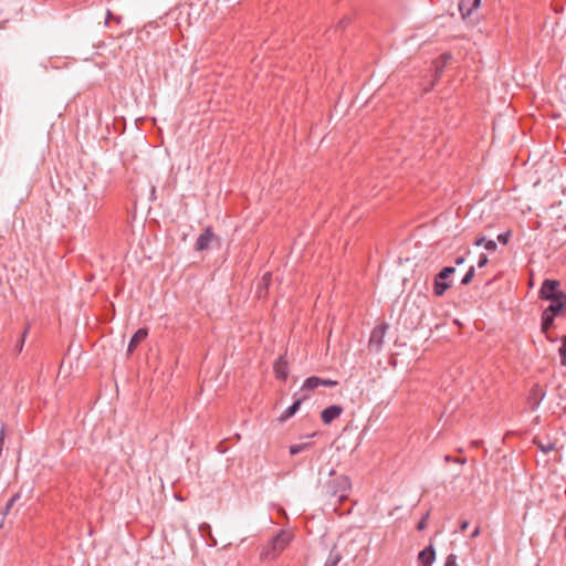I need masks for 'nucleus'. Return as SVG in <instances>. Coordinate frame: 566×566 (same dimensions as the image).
<instances>
[{
    "label": "nucleus",
    "instance_id": "cd10ccee",
    "mask_svg": "<svg viewBox=\"0 0 566 566\" xmlns=\"http://www.w3.org/2000/svg\"><path fill=\"white\" fill-rule=\"evenodd\" d=\"M488 262H489L488 255L484 253H481L479 256V260H478V266L483 268L488 264Z\"/></svg>",
    "mask_w": 566,
    "mask_h": 566
},
{
    "label": "nucleus",
    "instance_id": "4468645a",
    "mask_svg": "<svg viewBox=\"0 0 566 566\" xmlns=\"http://www.w3.org/2000/svg\"><path fill=\"white\" fill-rule=\"evenodd\" d=\"M305 399V397L303 398H297L290 407H287L283 413L280 416L279 420L281 422H284L286 421L287 419H290L291 417H293L297 410L300 409L303 400Z\"/></svg>",
    "mask_w": 566,
    "mask_h": 566
},
{
    "label": "nucleus",
    "instance_id": "412c9836",
    "mask_svg": "<svg viewBox=\"0 0 566 566\" xmlns=\"http://www.w3.org/2000/svg\"><path fill=\"white\" fill-rule=\"evenodd\" d=\"M308 447L307 443H301V444H293L290 447V453L292 455L298 454L302 451H304Z\"/></svg>",
    "mask_w": 566,
    "mask_h": 566
},
{
    "label": "nucleus",
    "instance_id": "f03ea898",
    "mask_svg": "<svg viewBox=\"0 0 566 566\" xmlns=\"http://www.w3.org/2000/svg\"><path fill=\"white\" fill-rule=\"evenodd\" d=\"M564 291L560 290V283L557 280L546 279L543 281L538 291V297L543 301H562Z\"/></svg>",
    "mask_w": 566,
    "mask_h": 566
},
{
    "label": "nucleus",
    "instance_id": "393cba45",
    "mask_svg": "<svg viewBox=\"0 0 566 566\" xmlns=\"http://www.w3.org/2000/svg\"><path fill=\"white\" fill-rule=\"evenodd\" d=\"M444 461L464 464L467 462V459L465 458H452L451 455L447 454V455H444Z\"/></svg>",
    "mask_w": 566,
    "mask_h": 566
},
{
    "label": "nucleus",
    "instance_id": "c9c22d12",
    "mask_svg": "<svg viewBox=\"0 0 566 566\" xmlns=\"http://www.w3.org/2000/svg\"><path fill=\"white\" fill-rule=\"evenodd\" d=\"M486 241H485V238L484 237H481L479 239L475 240L474 244L475 245H482L484 244Z\"/></svg>",
    "mask_w": 566,
    "mask_h": 566
},
{
    "label": "nucleus",
    "instance_id": "aec40b11",
    "mask_svg": "<svg viewBox=\"0 0 566 566\" xmlns=\"http://www.w3.org/2000/svg\"><path fill=\"white\" fill-rule=\"evenodd\" d=\"M474 275H475V269H474V266H470L469 270L467 271V273L464 274V276L462 277L461 284H463V285L470 284L471 281L473 280Z\"/></svg>",
    "mask_w": 566,
    "mask_h": 566
},
{
    "label": "nucleus",
    "instance_id": "1a4fd4ad",
    "mask_svg": "<svg viewBox=\"0 0 566 566\" xmlns=\"http://www.w3.org/2000/svg\"><path fill=\"white\" fill-rule=\"evenodd\" d=\"M544 398L545 391L539 385H534L528 395V403L531 405V408L533 410L536 409Z\"/></svg>",
    "mask_w": 566,
    "mask_h": 566
},
{
    "label": "nucleus",
    "instance_id": "423d86ee",
    "mask_svg": "<svg viewBox=\"0 0 566 566\" xmlns=\"http://www.w3.org/2000/svg\"><path fill=\"white\" fill-rule=\"evenodd\" d=\"M555 316L543 311L541 317V332L546 335V338L551 343L557 342V337H553L549 335L551 328L554 326Z\"/></svg>",
    "mask_w": 566,
    "mask_h": 566
},
{
    "label": "nucleus",
    "instance_id": "9b49d317",
    "mask_svg": "<svg viewBox=\"0 0 566 566\" xmlns=\"http://www.w3.org/2000/svg\"><path fill=\"white\" fill-rule=\"evenodd\" d=\"M274 374L277 379L286 380L289 376V366L283 356H280L274 363Z\"/></svg>",
    "mask_w": 566,
    "mask_h": 566
},
{
    "label": "nucleus",
    "instance_id": "a211bd4d",
    "mask_svg": "<svg viewBox=\"0 0 566 566\" xmlns=\"http://www.w3.org/2000/svg\"><path fill=\"white\" fill-rule=\"evenodd\" d=\"M30 328H31V324L28 323L25 328L23 329L22 334H21V337L20 339L18 340L17 345H15V348L14 350L17 352V354L21 353L22 349H23V346H24V342H25V338L30 332Z\"/></svg>",
    "mask_w": 566,
    "mask_h": 566
},
{
    "label": "nucleus",
    "instance_id": "dca6fc26",
    "mask_svg": "<svg viewBox=\"0 0 566 566\" xmlns=\"http://www.w3.org/2000/svg\"><path fill=\"white\" fill-rule=\"evenodd\" d=\"M564 308H565V302L554 301V302H551V304L544 311L556 317L563 313Z\"/></svg>",
    "mask_w": 566,
    "mask_h": 566
},
{
    "label": "nucleus",
    "instance_id": "f257e3e1",
    "mask_svg": "<svg viewBox=\"0 0 566 566\" xmlns=\"http://www.w3.org/2000/svg\"><path fill=\"white\" fill-rule=\"evenodd\" d=\"M291 535L289 532L281 530L271 541L262 548L260 558L262 560H272L276 558L289 545Z\"/></svg>",
    "mask_w": 566,
    "mask_h": 566
},
{
    "label": "nucleus",
    "instance_id": "b1692460",
    "mask_svg": "<svg viewBox=\"0 0 566 566\" xmlns=\"http://www.w3.org/2000/svg\"><path fill=\"white\" fill-rule=\"evenodd\" d=\"M270 282H271V273L266 272L265 274H263V276L261 279L260 287L262 286L264 289H268Z\"/></svg>",
    "mask_w": 566,
    "mask_h": 566
},
{
    "label": "nucleus",
    "instance_id": "bb28decb",
    "mask_svg": "<svg viewBox=\"0 0 566 566\" xmlns=\"http://www.w3.org/2000/svg\"><path fill=\"white\" fill-rule=\"evenodd\" d=\"M444 566H458L457 556L454 554H450L446 559Z\"/></svg>",
    "mask_w": 566,
    "mask_h": 566
},
{
    "label": "nucleus",
    "instance_id": "ddd939ff",
    "mask_svg": "<svg viewBox=\"0 0 566 566\" xmlns=\"http://www.w3.org/2000/svg\"><path fill=\"white\" fill-rule=\"evenodd\" d=\"M148 335V332L146 328H139L137 329L134 335L130 338V342L128 344V353H133L136 347L146 339Z\"/></svg>",
    "mask_w": 566,
    "mask_h": 566
},
{
    "label": "nucleus",
    "instance_id": "72a5a7b5",
    "mask_svg": "<svg viewBox=\"0 0 566 566\" xmlns=\"http://www.w3.org/2000/svg\"><path fill=\"white\" fill-rule=\"evenodd\" d=\"M465 261L464 256H458L455 260H454V264L455 265H461L463 264Z\"/></svg>",
    "mask_w": 566,
    "mask_h": 566
},
{
    "label": "nucleus",
    "instance_id": "ea45409f",
    "mask_svg": "<svg viewBox=\"0 0 566 566\" xmlns=\"http://www.w3.org/2000/svg\"><path fill=\"white\" fill-rule=\"evenodd\" d=\"M562 301L565 302V306H566V293L564 292V296H562Z\"/></svg>",
    "mask_w": 566,
    "mask_h": 566
},
{
    "label": "nucleus",
    "instance_id": "473e14b6",
    "mask_svg": "<svg viewBox=\"0 0 566 566\" xmlns=\"http://www.w3.org/2000/svg\"><path fill=\"white\" fill-rule=\"evenodd\" d=\"M114 18H115V15L112 13V11L107 10L105 24H108L111 20H114Z\"/></svg>",
    "mask_w": 566,
    "mask_h": 566
},
{
    "label": "nucleus",
    "instance_id": "58836bf2",
    "mask_svg": "<svg viewBox=\"0 0 566 566\" xmlns=\"http://www.w3.org/2000/svg\"><path fill=\"white\" fill-rule=\"evenodd\" d=\"M114 21H115L116 23H120V22H122V17H119V15H115Z\"/></svg>",
    "mask_w": 566,
    "mask_h": 566
},
{
    "label": "nucleus",
    "instance_id": "f704fd0d",
    "mask_svg": "<svg viewBox=\"0 0 566 566\" xmlns=\"http://www.w3.org/2000/svg\"><path fill=\"white\" fill-rule=\"evenodd\" d=\"M468 526H469V522H468V521H462V522L460 523V530H461L462 532H464V531L468 528Z\"/></svg>",
    "mask_w": 566,
    "mask_h": 566
},
{
    "label": "nucleus",
    "instance_id": "6ab92c4d",
    "mask_svg": "<svg viewBox=\"0 0 566 566\" xmlns=\"http://www.w3.org/2000/svg\"><path fill=\"white\" fill-rule=\"evenodd\" d=\"M562 346L558 349L560 361L563 366H566V335L560 337Z\"/></svg>",
    "mask_w": 566,
    "mask_h": 566
},
{
    "label": "nucleus",
    "instance_id": "2eb2a0df",
    "mask_svg": "<svg viewBox=\"0 0 566 566\" xmlns=\"http://www.w3.org/2000/svg\"><path fill=\"white\" fill-rule=\"evenodd\" d=\"M342 559H343V556H342L340 552L337 549L336 546H334L331 549L329 555H328L324 566H338V564L340 563Z\"/></svg>",
    "mask_w": 566,
    "mask_h": 566
},
{
    "label": "nucleus",
    "instance_id": "f3484780",
    "mask_svg": "<svg viewBox=\"0 0 566 566\" xmlns=\"http://www.w3.org/2000/svg\"><path fill=\"white\" fill-rule=\"evenodd\" d=\"M321 382H322V378H319V377H316V376L308 377L305 379V381L302 386V389L314 390L321 386Z\"/></svg>",
    "mask_w": 566,
    "mask_h": 566
},
{
    "label": "nucleus",
    "instance_id": "2f4dec72",
    "mask_svg": "<svg viewBox=\"0 0 566 566\" xmlns=\"http://www.w3.org/2000/svg\"><path fill=\"white\" fill-rule=\"evenodd\" d=\"M4 443V429L2 428L0 431V455L2 454Z\"/></svg>",
    "mask_w": 566,
    "mask_h": 566
},
{
    "label": "nucleus",
    "instance_id": "7c9ffc66",
    "mask_svg": "<svg viewBox=\"0 0 566 566\" xmlns=\"http://www.w3.org/2000/svg\"><path fill=\"white\" fill-rule=\"evenodd\" d=\"M337 381L336 380H332V379H323L322 378V382H321V386H325V387H335L337 386Z\"/></svg>",
    "mask_w": 566,
    "mask_h": 566
},
{
    "label": "nucleus",
    "instance_id": "7ed1b4c3",
    "mask_svg": "<svg viewBox=\"0 0 566 566\" xmlns=\"http://www.w3.org/2000/svg\"><path fill=\"white\" fill-rule=\"evenodd\" d=\"M455 272L453 266H444L433 280V293L437 296H442L448 289L451 287L450 276Z\"/></svg>",
    "mask_w": 566,
    "mask_h": 566
},
{
    "label": "nucleus",
    "instance_id": "c85d7f7f",
    "mask_svg": "<svg viewBox=\"0 0 566 566\" xmlns=\"http://www.w3.org/2000/svg\"><path fill=\"white\" fill-rule=\"evenodd\" d=\"M510 235H511L510 232L501 233V234L497 235V240H499L500 243L506 244L509 242Z\"/></svg>",
    "mask_w": 566,
    "mask_h": 566
},
{
    "label": "nucleus",
    "instance_id": "4be33fe9",
    "mask_svg": "<svg viewBox=\"0 0 566 566\" xmlns=\"http://www.w3.org/2000/svg\"><path fill=\"white\" fill-rule=\"evenodd\" d=\"M535 443L546 454L554 450V444L551 442L543 443L542 441H535Z\"/></svg>",
    "mask_w": 566,
    "mask_h": 566
},
{
    "label": "nucleus",
    "instance_id": "f8f14e48",
    "mask_svg": "<svg viewBox=\"0 0 566 566\" xmlns=\"http://www.w3.org/2000/svg\"><path fill=\"white\" fill-rule=\"evenodd\" d=\"M436 558V551L432 545L423 548L419 555L418 560L422 566H431Z\"/></svg>",
    "mask_w": 566,
    "mask_h": 566
},
{
    "label": "nucleus",
    "instance_id": "9d476101",
    "mask_svg": "<svg viewBox=\"0 0 566 566\" xmlns=\"http://www.w3.org/2000/svg\"><path fill=\"white\" fill-rule=\"evenodd\" d=\"M481 4V0H461L459 2V11L463 19L471 15V13L478 9Z\"/></svg>",
    "mask_w": 566,
    "mask_h": 566
},
{
    "label": "nucleus",
    "instance_id": "20e7f679",
    "mask_svg": "<svg viewBox=\"0 0 566 566\" xmlns=\"http://www.w3.org/2000/svg\"><path fill=\"white\" fill-rule=\"evenodd\" d=\"M350 490V482L346 475L336 476L327 484V493L337 496L339 501L347 497V493Z\"/></svg>",
    "mask_w": 566,
    "mask_h": 566
},
{
    "label": "nucleus",
    "instance_id": "0eeeda50",
    "mask_svg": "<svg viewBox=\"0 0 566 566\" xmlns=\"http://www.w3.org/2000/svg\"><path fill=\"white\" fill-rule=\"evenodd\" d=\"M387 326L386 325H379L375 327L371 332L370 338H369V347L378 352L381 348L382 345V338L385 335Z\"/></svg>",
    "mask_w": 566,
    "mask_h": 566
},
{
    "label": "nucleus",
    "instance_id": "c756f323",
    "mask_svg": "<svg viewBox=\"0 0 566 566\" xmlns=\"http://www.w3.org/2000/svg\"><path fill=\"white\" fill-rule=\"evenodd\" d=\"M484 248L488 250V251H495L497 245H496V242L493 241V240H489L484 243Z\"/></svg>",
    "mask_w": 566,
    "mask_h": 566
},
{
    "label": "nucleus",
    "instance_id": "4c0bfd02",
    "mask_svg": "<svg viewBox=\"0 0 566 566\" xmlns=\"http://www.w3.org/2000/svg\"><path fill=\"white\" fill-rule=\"evenodd\" d=\"M481 443H482V441H481V440H474V441H472V442H471V446H472L473 448H478Z\"/></svg>",
    "mask_w": 566,
    "mask_h": 566
},
{
    "label": "nucleus",
    "instance_id": "6e6552de",
    "mask_svg": "<svg viewBox=\"0 0 566 566\" xmlns=\"http://www.w3.org/2000/svg\"><path fill=\"white\" fill-rule=\"evenodd\" d=\"M342 412H343L342 406L332 405L322 411V413H321L322 421L325 424H329L332 421H334L336 418H338L342 415Z\"/></svg>",
    "mask_w": 566,
    "mask_h": 566
},
{
    "label": "nucleus",
    "instance_id": "5701e85b",
    "mask_svg": "<svg viewBox=\"0 0 566 566\" xmlns=\"http://www.w3.org/2000/svg\"><path fill=\"white\" fill-rule=\"evenodd\" d=\"M20 499V494L19 493H15L14 495L11 496V499L8 501L7 505H6V509H4V514H7L11 509L12 506L14 505V503Z\"/></svg>",
    "mask_w": 566,
    "mask_h": 566
},
{
    "label": "nucleus",
    "instance_id": "e433bc0d",
    "mask_svg": "<svg viewBox=\"0 0 566 566\" xmlns=\"http://www.w3.org/2000/svg\"><path fill=\"white\" fill-rule=\"evenodd\" d=\"M479 535H480V527H476V528L472 532L471 537H472V538H475V537H478Z\"/></svg>",
    "mask_w": 566,
    "mask_h": 566
},
{
    "label": "nucleus",
    "instance_id": "a878e982",
    "mask_svg": "<svg viewBox=\"0 0 566 566\" xmlns=\"http://www.w3.org/2000/svg\"><path fill=\"white\" fill-rule=\"evenodd\" d=\"M429 516V513H427L417 524L418 531H423L427 527V518Z\"/></svg>",
    "mask_w": 566,
    "mask_h": 566
},
{
    "label": "nucleus",
    "instance_id": "a19ab883",
    "mask_svg": "<svg viewBox=\"0 0 566 566\" xmlns=\"http://www.w3.org/2000/svg\"><path fill=\"white\" fill-rule=\"evenodd\" d=\"M565 538H566V526L564 527Z\"/></svg>",
    "mask_w": 566,
    "mask_h": 566
},
{
    "label": "nucleus",
    "instance_id": "39448f33",
    "mask_svg": "<svg viewBox=\"0 0 566 566\" xmlns=\"http://www.w3.org/2000/svg\"><path fill=\"white\" fill-rule=\"evenodd\" d=\"M214 238V233L211 227H207L203 232L198 237L195 243L196 251H205L209 249L212 240Z\"/></svg>",
    "mask_w": 566,
    "mask_h": 566
}]
</instances>
